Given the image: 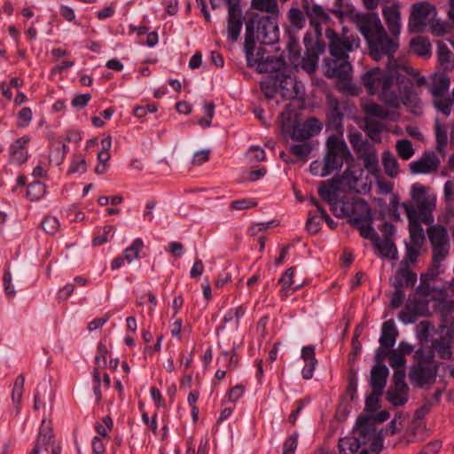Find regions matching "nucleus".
Returning <instances> with one entry per match:
<instances>
[{
    "mask_svg": "<svg viewBox=\"0 0 454 454\" xmlns=\"http://www.w3.org/2000/svg\"><path fill=\"white\" fill-rule=\"evenodd\" d=\"M329 41L331 58L325 59L323 68L327 78H336L342 89L350 88L352 66L348 60V52L359 46V39L346 35L343 28L342 35H338L333 28L325 30Z\"/></svg>",
    "mask_w": 454,
    "mask_h": 454,
    "instance_id": "nucleus-1",
    "label": "nucleus"
},
{
    "mask_svg": "<svg viewBox=\"0 0 454 454\" xmlns=\"http://www.w3.org/2000/svg\"><path fill=\"white\" fill-rule=\"evenodd\" d=\"M395 74V67H393L392 64H388L387 70L374 67L364 74L362 83L369 94L380 93V98L383 102L391 106H397L399 105L398 95L391 90Z\"/></svg>",
    "mask_w": 454,
    "mask_h": 454,
    "instance_id": "nucleus-2",
    "label": "nucleus"
},
{
    "mask_svg": "<svg viewBox=\"0 0 454 454\" xmlns=\"http://www.w3.org/2000/svg\"><path fill=\"white\" fill-rule=\"evenodd\" d=\"M438 370L439 364L434 360V351L420 347L414 351L409 379L414 387L429 388L436 381Z\"/></svg>",
    "mask_w": 454,
    "mask_h": 454,
    "instance_id": "nucleus-3",
    "label": "nucleus"
},
{
    "mask_svg": "<svg viewBox=\"0 0 454 454\" xmlns=\"http://www.w3.org/2000/svg\"><path fill=\"white\" fill-rule=\"evenodd\" d=\"M255 40L271 45L279 40L278 18L254 14L246 24L245 49L254 47Z\"/></svg>",
    "mask_w": 454,
    "mask_h": 454,
    "instance_id": "nucleus-4",
    "label": "nucleus"
},
{
    "mask_svg": "<svg viewBox=\"0 0 454 454\" xmlns=\"http://www.w3.org/2000/svg\"><path fill=\"white\" fill-rule=\"evenodd\" d=\"M285 66L286 61L282 57L267 56L265 61H261L258 64L257 71L259 73H276L274 85L278 87L283 98L291 99L296 98L299 92L295 80L282 71Z\"/></svg>",
    "mask_w": 454,
    "mask_h": 454,
    "instance_id": "nucleus-5",
    "label": "nucleus"
},
{
    "mask_svg": "<svg viewBox=\"0 0 454 454\" xmlns=\"http://www.w3.org/2000/svg\"><path fill=\"white\" fill-rule=\"evenodd\" d=\"M326 148L324 165L320 173L322 177L329 176L335 170H340L343 163L349 165L354 160L347 144L335 136H331L327 139Z\"/></svg>",
    "mask_w": 454,
    "mask_h": 454,
    "instance_id": "nucleus-6",
    "label": "nucleus"
},
{
    "mask_svg": "<svg viewBox=\"0 0 454 454\" xmlns=\"http://www.w3.org/2000/svg\"><path fill=\"white\" fill-rule=\"evenodd\" d=\"M427 236L432 246V263L434 268H440L441 262L449 254L450 244L446 227L441 224L432 225L427 229Z\"/></svg>",
    "mask_w": 454,
    "mask_h": 454,
    "instance_id": "nucleus-7",
    "label": "nucleus"
},
{
    "mask_svg": "<svg viewBox=\"0 0 454 454\" xmlns=\"http://www.w3.org/2000/svg\"><path fill=\"white\" fill-rule=\"evenodd\" d=\"M427 188L421 184H414L411 188V198L414 204L419 216H422V222L430 224L434 219L432 212L435 208L434 196L426 195Z\"/></svg>",
    "mask_w": 454,
    "mask_h": 454,
    "instance_id": "nucleus-8",
    "label": "nucleus"
},
{
    "mask_svg": "<svg viewBox=\"0 0 454 454\" xmlns=\"http://www.w3.org/2000/svg\"><path fill=\"white\" fill-rule=\"evenodd\" d=\"M369 54L376 61L381 59L383 56L388 58V64H391V59L398 48V43L394 38H390L386 30L380 32L375 35H371L367 40Z\"/></svg>",
    "mask_w": 454,
    "mask_h": 454,
    "instance_id": "nucleus-9",
    "label": "nucleus"
},
{
    "mask_svg": "<svg viewBox=\"0 0 454 454\" xmlns=\"http://www.w3.org/2000/svg\"><path fill=\"white\" fill-rule=\"evenodd\" d=\"M228 5L227 34L228 40L236 42L243 26V13L239 7V0H224Z\"/></svg>",
    "mask_w": 454,
    "mask_h": 454,
    "instance_id": "nucleus-10",
    "label": "nucleus"
},
{
    "mask_svg": "<svg viewBox=\"0 0 454 454\" xmlns=\"http://www.w3.org/2000/svg\"><path fill=\"white\" fill-rule=\"evenodd\" d=\"M402 207H403L409 221V231L411 244L422 246L425 240V234L420 224L419 213L414 204L411 202H403Z\"/></svg>",
    "mask_w": 454,
    "mask_h": 454,
    "instance_id": "nucleus-11",
    "label": "nucleus"
},
{
    "mask_svg": "<svg viewBox=\"0 0 454 454\" xmlns=\"http://www.w3.org/2000/svg\"><path fill=\"white\" fill-rule=\"evenodd\" d=\"M356 21L359 31L365 37L366 41L371 38V35H378L384 30L381 21L376 13L357 14Z\"/></svg>",
    "mask_w": 454,
    "mask_h": 454,
    "instance_id": "nucleus-12",
    "label": "nucleus"
},
{
    "mask_svg": "<svg viewBox=\"0 0 454 454\" xmlns=\"http://www.w3.org/2000/svg\"><path fill=\"white\" fill-rule=\"evenodd\" d=\"M431 10L432 5L428 3L421 2L413 4L409 21V28L411 32L419 33L424 30Z\"/></svg>",
    "mask_w": 454,
    "mask_h": 454,
    "instance_id": "nucleus-13",
    "label": "nucleus"
},
{
    "mask_svg": "<svg viewBox=\"0 0 454 454\" xmlns=\"http://www.w3.org/2000/svg\"><path fill=\"white\" fill-rule=\"evenodd\" d=\"M440 166V160L432 151L425 152L422 156L415 161L409 164L410 170L412 174H427L436 171Z\"/></svg>",
    "mask_w": 454,
    "mask_h": 454,
    "instance_id": "nucleus-14",
    "label": "nucleus"
},
{
    "mask_svg": "<svg viewBox=\"0 0 454 454\" xmlns=\"http://www.w3.org/2000/svg\"><path fill=\"white\" fill-rule=\"evenodd\" d=\"M348 222L352 225H358L364 222H372L371 209L363 199H357L349 202Z\"/></svg>",
    "mask_w": 454,
    "mask_h": 454,
    "instance_id": "nucleus-15",
    "label": "nucleus"
},
{
    "mask_svg": "<svg viewBox=\"0 0 454 454\" xmlns=\"http://www.w3.org/2000/svg\"><path fill=\"white\" fill-rule=\"evenodd\" d=\"M327 103L329 110L326 114V126L333 129L335 131H339L342 129L344 114L340 108L339 100L333 96H327Z\"/></svg>",
    "mask_w": 454,
    "mask_h": 454,
    "instance_id": "nucleus-16",
    "label": "nucleus"
},
{
    "mask_svg": "<svg viewBox=\"0 0 454 454\" xmlns=\"http://www.w3.org/2000/svg\"><path fill=\"white\" fill-rule=\"evenodd\" d=\"M387 27L394 37H398L401 31V13L398 4L385 6L382 10Z\"/></svg>",
    "mask_w": 454,
    "mask_h": 454,
    "instance_id": "nucleus-17",
    "label": "nucleus"
},
{
    "mask_svg": "<svg viewBox=\"0 0 454 454\" xmlns=\"http://www.w3.org/2000/svg\"><path fill=\"white\" fill-rule=\"evenodd\" d=\"M30 141L29 137L23 136L14 141L10 146V159L11 162L21 165L27 160L28 153L27 145Z\"/></svg>",
    "mask_w": 454,
    "mask_h": 454,
    "instance_id": "nucleus-18",
    "label": "nucleus"
},
{
    "mask_svg": "<svg viewBox=\"0 0 454 454\" xmlns=\"http://www.w3.org/2000/svg\"><path fill=\"white\" fill-rule=\"evenodd\" d=\"M439 274L440 268H434V265L431 264L428 271L427 273L421 274L420 284L416 288L414 295L427 299L432 293L430 281L434 280Z\"/></svg>",
    "mask_w": 454,
    "mask_h": 454,
    "instance_id": "nucleus-19",
    "label": "nucleus"
},
{
    "mask_svg": "<svg viewBox=\"0 0 454 454\" xmlns=\"http://www.w3.org/2000/svg\"><path fill=\"white\" fill-rule=\"evenodd\" d=\"M389 370L386 365L375 364L371 371L370 386L372 390L383 392Z\"/></svg>",
    "mask_w": 454,
    "mask_h": 454,
    "instance_id": "nucleus-20",
    "label": "nucleus"
},
{
    "mask_svg": "<svg viewBox=\"0 0 454 454\" xmlns=\"http://www.w3.org/2000/svg\"><path fill=\"white\" fill-rule=\"evenodd\" d=\"M374 430L371 417L360 416L356 424L354 437H359L360 442L364 444L371 437H374Z\"/></svg>",
    "mask_w": 454,
    "mask_h": 454,
    "instance_id": "nucleus-21",
    "label": "nucleus"
},
{
    "mask_svg": "<svg viewBox=\"0 0 454 454\" xmlns=\"http://www.w3.org/2000/svg\"><path fill=\"white\" fill-rule=\"evenodd\" d=\"M398 330L395 327V321L389 319L382 324L381 335L379 339L380 345L386 348H394L398 337Z\"/></svg>",
    "mask_w": 454,
    "mask_h": 454,
    "instance_id": "nucleus-22",
    "label": "nucleus"
},
{
    "mask_svg": "<svg viewBox=\"0 0 454 454\" xmlns=\"http://www.w3.org/2000/svg\"><path fill=\"white\" fill-rule=\"evenodd\" d=\"M341 183L340 178L333 177L326 182H322L318 188V195L320 198L328 204L335 200L337 192L340 189Z\"/></svg>",
    "mask_w": 454,
    "mask_h": 454,
    "instance_id": "nucleus-23",
    "label": "nucleus"
},
{
    "mask_svg": "<svg viewBox=\"0 0 454 454\" xmlns=\"http://www.w3.org/2000/svg\"><path fill=\"white\" fill-rule=\"evenodd\" d=\"M417 282V274L413 272L408 266L400 267L395 275L394 287H413Z\"/></svg>",
    "mask_w": 454,
    "mask_h": 454,
    "instance_id": "nucleus-24",
    "label": "nucleus"
},
{
    "mask_svg": "<svg viewBox=\"0 0 454 454\" xmlns=\"http://www.w3.org/2000/svg\"><path fill=\"white\" fill-rule=\"evenodd\" d=\"M430 91L434 98L443 97L450 89V78L445 73L434 74Z\"/></svg>",
    "mask_w": 454,
    "mask_h": 454,
    "instance_id": "nucleus-25",
    "label": "nucleus"
},
{
    "mask_svg": "<svg viewBox=\"0 0 454 454\" xmlns=\"http://www.w3.org/2000/svg\"><path fill=\"white\" fill-rule=\"evenodd\" d=\"M282 129L286 133L290 135L292 140L305 141L310 138L307 136V130L303 124H300L294 120L293 122L290 120L283 121Z\"/></svg>",
    "mask_w": 454,
    "mask_h": 454,
    "instance_id": "nucleus-26",
    "label": "nucleus"
},
{
    "mask_svg": "<svg viewBox=\"0 0 454 454\" xmlns=\"http://www.w3.org/2000/svg\"><path fill=\"white\" fill-rule=\"evenodd\" d=\"M401 100L404 106L411 108V112L416 115L422 113L421 101L412 87L405 88L401 93Z\"/></svg>",
    "mask_w": 454,
    "mask_h": 454,
    "instance_id": "nucleus-27",
    "label": "nucleus"
},
{
    "mask_svg": "<svg viewBox=\"0 0 454 454\" xmlns=\"http://www.w3.org/2000/svg\"><path fill=\"white\" fill-rule=\"evenodd\" d=\"M431 350L443 360H454L450 341L445 337H440L432 341Z\"/></svg>",
    "mask_w": 454,
    "mask_h": 454,
    "instance_id": "nucleus-28",
    "label": "nucleus"
},
{
    "mask_svg": "<svg viewBox=\"0 0 454 454\" xmlns=\"http://www.w3.org/2000/svg\"><path fill=\"white\" fill-rule=\"evenodd\" d=\"M251 6L254 10L269 13L266 17L279 18V8L277 0H252Z\"/></svg>",
    "mask_w": 454,
    "mask_h": 454,
    "instance_id": "nucleus-29",
    "label": "nucleus"
},
{
    "mask_svg": "<svg viewBox=\"0 0 454 454\" xmlns=\"http://www.w3.org/2000/svg\"><path fill=\"white\" fill-rule=\"evenodd\" d=\"M410 48L419 57H429L431 55V43L425 36L419 35L412 38L410 43Z\"/></svg>",
    "mask_w": 454,
    "mask_h": 454,
    "instance_id": "nucleus-30",
    "label": "nucleus"
},
{
    "mask_svg": "<svg viewBox=\"0 0 454 454\" xmlns=\"http://www.w3.org/2000/svg\"><path fill=\"white\" fill-rule=\"evenodd\" d=\"M67 151L68 146L66 145L62 141H53L51 143L49 155L50 161L56 166H59L63 162Z\"/></svg>",
    "mask_w": 454,
    "mask_h": 454,
    "instance_id": "nucleus-31",
    "label": "nucleus"
},
{
    "mask_svg": "<svg viewBox=\"0 0 454 454\" xmlns=\"http://www.w3.org/2000/svg\"><path fill=\"white\" fill-rule=\"evenodd\" d=\"M408 390L390 387L386 393V399L394 406H402L408 401Z\"/></svg>",
    "mask_w": 454,
    "mask_h": 454,
    "instance_id": "nucleus-32",
    "label": "nucleus"
},
{
    "mask_svg": "<svg viewBox=\"0 0 454 454\" xmlns=\"http://www.w3.org/2000/svg\"><path fill=\"white\" fill-rule=\"evenodd\" d=\"M380 251L382 257L389 259L397 258V248L391 239H384L380 240L379 238L377 242L373 244Z\"/></svg>",
    "mask_w": 454,
    "mask_h": 454,
    "instance_id": "nucleus-33",
    "label": "nucleus"
},
{
    "mask_svg": "<svg viewBox=\"0 0 454 454\" xmlns=\"http://www.w3.org/2000/svg\"><path fill=\"white\" fill-rule=\"evenodd\" d=\"M406 309H412L419 317L429 314L428 301L426 298L416 295L409 298Z\"/></svg>",
    "mask_w": 454,
    "mask_h": 454,
    "instance_id": "nucleus-34",
    "label": "nucleus"
},
{
    "mask_svg": "<svg viewBox=\"0 0 454 454\" xmlns=\"http://www.w3.org/2000/svg\"><path fill=\"white\" fill-rule=\"evenodd\" d=\"M363 443L359 437H345L339 441L340 454H355L358 451Z\"/></svg>",
    "mask_w": 454,
    "mask_h": 454,
    "instance_id": "nucleus-35",
    "label": "nucleus"
},
{
    "mask_svg": "<svg viewBox=\"0 0 454 454\" xmlns=\"http://www.w3.org/2000/svg\"><path fill=\"white\" fill-rule=\"evenodd\" d=\"M382 164L384 166L385 172L390 177H395L398 174V162L394 155L389 152L386 151L382 154Z\"/></svg>",
    "mask_w": 454,
    "mask_h": 454,
    "instance_id": "nucleus-36",
    "label": "nucleus"
},
{
    "mask_svg": "<svg viewBox=\"0 0 454 454\" xmlns=\"http://www.w3.org/2000/svg\"><path fill=\"white\" fill-rule=\"evenodd\" d=\"M25 378L23 374H20L17 376L12 392V400L13 403L16 405V413L20 412V404L21 403L23 388H24Z\"/></svg>",
    "mask_w": 454,
    "mask_h": 454,
    "instance_id": "nucleus-37",
    "label": "nucleus"
},
{
    "mask_svg": "<svg viewBox=\"0 0 454 454\" xmlns=\"http://www.w3.org/2000/svg\"><path fill=\"white\" fill-rule=\"evenodd\" d=\"M289 151L298 160L306 161L308 156L312 151V145L309 142H302L301 144L293 145L290 146Z\"/></svg>",
    "mask_w": 454,
    "mask_h": 454,
    "instance_id": "nucleus-38",
    "label": "nucleus"
},
{
    "mask_svg": "<svg viewBox=\"0 0 454 454\" xmlns=\"http://www.w3.org/2000/svg\"><path fill=\"white\" fill-rule=\"evenodd\" d=\"M287 18L293 27L300 30L305 27V16L299 8H291L288 11Z\"/></svg>",
    "mask_w": 454,
    "mask_h": 454,
    "instance_id": "nucleus-39",
    "label": "nucleus"
},
{
    "mask_svg": "<svg viewBox=\"0 0 454 454\" xmlns=\"http://www.w3.org/2000/svg\"><path fill=\"white\" fill-rule=\"evenodd\" d=\"M144 247V242L141 239H136L132 244L123 251L126 261L131 262L135 259L139 258L140 252Z\"/></svg>",
    "mask_w": 454,
    "mask_h": 454,
    "instance_id": "nucleus-40",
    "label": "nucleus"
},
{
    "mask_svg": "<svg viewBox=\"0 0 454 454\" xmlns=\"http://www.w3.org/2000/svg\"><path fill=\"white\" fill-rule=\"evenodd\" d=\"M364 112L366 114V117L369 118H379V119H387L389 116V112L384 106L372 103L367 105L364 108Z\"/></svg>",
    "mask_w": 454,
    "mask_h": 454,
    "instance_id": "nucleus-41",
    "label": "nucleus"
},
{
    "mask_svg": "<svg viewBox=\"0 0 454 454\" xmlns=\"http://www.w3.org/2000/svg\"><path fill=\"white\" fill-rule=\"evenodd\" d=\"M306 14L310 20H317L319 21L327 22L330 20V16L325 12L322 6L318 4H313L311 7L308 5L304 6Z\"/></svg>",
    "mask_w": 454,
    "mask_h": 454,
    "instance_id": "nucleus-42",
    "label": "nucleus"
},
{
    "mask_svg": "<svg viewBox=\"0 0 454 454\" xmlns=\"http://www.w3.org/2000/svg\"><path fill=\"white\" fill-rule=\"evenodd\" d=\"M45 185L41 182H33L28 184L27 196L29 200L35 201L40 200L45 193Z\"/></svg>",
    "mask_w": 454,
    "mask_h": 454,
    "instance_id": "nucleus-43",
    "label": "nucleus"
},
{
    "mask_svg": "<svg viewBox=\"0 0 454 454\" xmlns=\"http://www.w3.org/2000/svg\"><path fill=\"white\" fill-rule=\"evenodd\" d=\"M354 227L359 230L360 235L364 239H370L373 244L378 241L379 235L372 227V222H364V223L354 225Z\"/></svg>",
    "mask_w": 454,
    "mask_h": 454,
    "instance_id": "nucleus-44",
    "label": "nucleus"
},
{
    "mask_svg": "<svg viewBox=\"0 0 454 454\" xmlns=\"http://www.w3.org/2000/svg\"><path fill=\"white\" fill-rule=\"evenodd\" d=\"M295 269L291 267L287 269L285 273L281 276L279 279V283L282 285V291L286 288H292L293 290H297L301 284H296L294 281Z\"/></svg>",
    "mask_w": 454,
    "mask_h": 454,
    "instance_id": "nucleus-45",
    "label": "nucleus"
},
{
    "mask_svg": "<svg viewBox=\"0 0 454 454\" xmlns=\"http://www.w3.org/2000/svg\"><path fill=\"white\" fill-rule=\"evenodd\" d=\"M396 151L398 153V155L403 160H409L412 157L414 154V150L412 147V144L410 140L403 139L399 140L396 144Z\"/></svg>",
    "mask_w": 454,
    "mask_h": 454,
    "instance_id": "nucleus-46",
    "label": "nucleus"
},
{
    "mask_svg": "<svg viewBox=\"0 0 454 454\" xmlns=\"http://www.w3.org/2000/svg\"><path fill=\"white\" fill-rule=\"evenodd\" d=\"M384 129L383 123L372 118H365V130L371 138L379 137Z\"/></svg>",
    "mask_w": 454,
    "mask_h": 454,
    "instance_id": "nucleus-47",
    "label": "nucleus"
},
{
    "mask_svg": "<svg viewBox=\"0 0 454 454\" xmlns=\"http://www.w3.org/2000/svg\"><path fill=\"white\" fill-rule=\"evenodd\" d=\"M433 325L428 321H421L416 326V337L421 345L428 341L430 330Z\"/></svg>",
    "mask_w": 454,
    "mask_h": 454,
    "instance_id": "nucleus-48",
    "label": "nucleus"
},
{
    "mask_svg": "<svg viewBox=\"0 0 454 454\" xmlns=\"http://www.w3.org/2000/svg\"><path fill=\"white\" fill-rule=\"evenodd\" d=\"M451 52L448 46L442 42H437V57L441 66L448 68L450 67Z\"/></svg>",
    "mask_w": 454,
    "mask_h": 454,
    "instance_id": "nucleus-49",
    "label": "nucleus"
},
{
    "mask_svg": "<svg viewBox=\"0 0 454 454\" xmlns=\"http://www.w3.org/2000/svg\"><path fill=\"white\" fill-rule=\"evenodd\" d=\"M331 210L333 214L339 218L347 217L348 215V205L349 202H344L343 200H337V199L331 203Z\"/></svg>",
    "mask_w": 454,
    "mask_h": 454,
    "instance_id": "nucleus-50",
    "label": "nucleus"
},
{
    "mask_svg": "<svg viewBox=\"0 0 454 454\" xmlns=\"http://www.w3.org/2000/svg\"><path fill=\"white\" fill-rule=\"evenodd\" d=\"M436 149L441 152L448 143V136L445 128L439 122L435 123Z\"/></svg>",
    "mask_w": 454,
    "mask_h": 454,
    "instance_id": "nucleus-51",
    "label": "nucleus"
},
{
    "mask_svg": "<svg viewBox=\"0 0 454 454\" xmlns=\"http://www.w3.org/2000/svg\"><path fill=\"white\" fill-rule=\"evenodd\" d=\"M383 392L372 390V393L365 399V411L369 412H372L378 410L380 397L382 395Z\"/></svg>",
    "mask_w": 454,
    "mask_h": 454,
    "instance_id": "nucleus-52",
    "label": "nucleus"
},
{
    "mask_svg": "<svg viewBox=\"0 0 454 454\" xmlns=\"http://www.w3.org/2000/svg\"><path fill=\"white\" fill-rule=\"evenodd\" d=\"M253 50L254 47L251 48L249 51L246 49L247 64L251 67H254L255 65L257 67L261 61H265L266 57L269 55L267 54L266 51L263 48H259L256 52V57L254 58Z\"/></svg>",
    "mask_w": 454,
    "mask_h": 454,
    "instance_id": "nucleus-53",
    "label": "nucleus"
},
{
    "mask_svg": "<svg viewBox=\"0 0 454 454\" xmlns=\"http://www.w3.org/2000/svg\"><path fill=\"white\" fill-rule=\"evenodd\" d=\"M303 126L307 130V136H309L310 137L317 135L323 128L321 121L315 117H311L304 121Z\"/></svg>",
    "mask_w": 454,
    "mask_h": 454,
    "instance_id": "nucleus-54",
    "label": "nucleus"
},
{
    "mask_svg": "<svg viewBox=\"0 0 454 454\" xmlns=\"http://www.w3.org/2000/svg\"><path fill=\"white\" fill-rule=\"evenodd\" d=\"M364 160V168L371 172L372 174H374L376 171H378V156L375 152H370L368 153H364L362 156Z\"/></svg>",
    "mask_w": 454,
    "mask_h": 454,
    "instance_id": "nucleus-55",
    "label": "nucleus"
},
{
    "mask_svg": "<svg viewBox=\"0 0 454 454\" xmlns=\"http://www.w3.org/2000/svg\"><path fill=\"white\" fill-rule=\"evenodd\" d=\"M393 386L396 388L409 389L405 382V367L404 368H393Z\"/></svg>",
    "mask_w": 454,
    "mask_h": 454,
    "instance_id": "nucleus-56",
    "label": "nucleus"
},
{
    "mask_svg": "<svg viewBox=\"0 0 454 454\" xmlns=\"http://www.w3.org/2000/svg\"><path fill=\"white\" fill-rule=\"evenodd\" d=\"M389 365L392 368H404L406 364L405 357L396 349H391L388 358Z\"/></svg>",
    "mask_w": 454,
    "mask_h": 454,
    "instance_id": "nucleus-57",
    "label": "nucleus"
},
{
    "mask_svg": "<svg viewBox=\"0 0 454 454\" xmlns=\"http://www.w3.org/2000/svg\"><path fill=\"white\" fill-rule=\"evenodd\" d=\"M453 104V100L447 98H434V106L435 108L442 112L446 116L450 115L451 112V106Z\"/></svg>",
    "mask_w": 454,
    "mask_h": 454,
    "instance_id": "nucleus-58",
    "label": "nucleus"
},
{
    "mask_svg": "<svg viewBox=\"0 0 454 454\" xmlns=\"http://www.w3.org/2000/svg\"><path fill=\"white\" fill-rule=\"evenodd\" d=\"M298 432H294L289 437L286 439L283 444L282 454H295L298 446Z\"/></svg>",
    "mask_w": 454,
    "mask_h": 454,
    "instance_id": "nucleus-59",
    "label": "nucleus"
},
{
    "mask_svg": "<svg viewBox=\"0 0 454 454\" xmlns=\"http://www.w3.org/2000/svg\"><path fill=\"white\" fill-rule=\"evenodd\" d=\"M43 230L49 234H55L59 229V222L57 217L48 215L42 222Z\"/></svg>",
    "mask_w": 454,
    "mask_h": 454,
    "instance_id": "nucleus-60",
    "label": "nucleus"
},
{
    "mask_svg": "<svg viewBox=\"0 0 454 454\" xmlns=\"http://www.w3.org/2000/svg\"><path fill=\"white\" fill-rule=\"evenodd\" d=\"M320 216L314 214L312 211L309 212L308 219L306 222V230L311 233L316 234L320 231Z\"/></svg>",
    "mask_w": 454,
    "mask_h": 454,
    "instance_id": "nucleus-61",
    "label": "nucleus"
},
{
    "mask_svg": "<svg viewBox=\"0 0 454 454\" xmlns=\"http://www.w3.org/2000/svg\"><path fill=\"white\" fill-rule=\"evenodd\" d=\"M318 61V56L313 52H308V55L302 59L301 67L308 73H313L316 70Z\"/></svg>",
    "mask_w": 454,
    "mask_h": 454,
    "instance_id": "nucleus-62",
    "label": "nucleus"
},
{
    "mask_svg": "<svg viewBox=\"0 0 454 454\" xmlns=\"http://www.w3.org/2000/svg\"><path fill=\"white\" fill-rule=\"evenodd\" d=\"M33 113L29 107H23L18 113V126L21 128L27 127L32 120Z\"/></svg>",
    "mask_w": 454,
    "mask_h": 454,
    "instance_id": "nucleus-63",
    "label": "nucleus"
},
{
    "mask_svg": "<svg viewBox=\"0 0 454 454\" xmlns=\"http://www.w3.org/2000/svg\"><path fill=\"white\" fill-rule=\"evenodd\" d=\"M420 245H406V255L404 259V263L408 262L415 263L419 254Z\"/></svg>",
    "mask_w": 454,
    "mask_h": 454,
    "instance_id": "nucleus-64",
    "label": "nucleus"
}]
</instances>
